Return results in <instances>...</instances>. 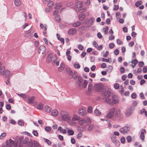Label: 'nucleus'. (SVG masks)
<instances>
[{"label": "nucleus", "instance_id": "1", "mask_svg": "<svg viewBox=\"0 0 147 147\" xmlns=\"http://www.w3.org/2000/svg\"><path fill=\"white\" fill-rule=\"evenodd\" d=\"M24 138L22 137L20 138L18 140L16 141H14L11 139L9 140V142L11 145L9 143L8 141L7 140L6 142V147H11V146H13L15 147H21L23 146V140Z\"/></svg>", "mask_w": 147, "mask_h": 147}, {"label": "nucleus", "instance_id": "2", "mask_svg": "<svg viewBox=\"0 0 147 147\" xmlns=\"http://www.w3.org/2000/svg\"><path fill=\"white\" fill-rule=\"evenodd\" d=\"M60 115L62 121H67L68 123L69 121L71 119V117L68 112L65 111H61Z\"/></svg>", "mask_w": 147, "mask_h": 147}, {"label": "nucleus", "instance_id": "3", "mask_svg": "<svg viewBox=\"0 0 147 147\" xmlns=\"http://www.w3.org/2000/svg\"><path fill=\"white\" fill-rule=\"evenodd\" d=\"M91 123L90 119L88 117H86L78 121V124L81 125L88 126Z\"/></svg>", "mask_w": 147, "mask_h": 147}, {"label": "nucleus", "instance_id": "4", "mask_svg": "<svg viewBox=\"0 0 147 147\" xmlns=\"http://www.w3.org/2000/svg\"><path fill=\"white\" fill-rule=\"evenodd\" d=\"M80 118V116L74 115L72 117V119H70L68 122L69 124L71 126H73L76 125V123L75 121H79Z\"/></svg>", "mask_w": 147, "mask_h": 147}, {"label": "nucleus", "instance_id": "5", "mask_svg": "<svg viewBox=\"0 0 147 147\" xmlns=\"http://www.w3.org/2000/svg\"><path fill=\"white\" fill-rule=\"evenodd\" d=\"M109 93L108 92H106L104 94V96L105 97L103 98V100L108 103L109 105L111 106L112 105V100L109 98L110 96Z\"/></svg>", "mask_w": 147, "mask_h": 147}, {"label": "nucleus", "instance_id": "6", "mask_svg": "<svg viewBox=\"0 0 147 147\" xmlns=\"http://www.w3.org/2000/svg\"><path fill=\"white\" fill-rule=\"evenodd\" d=\"M121 114L120 110L119 109H117L113 116V117L114 118L113 119V120H115L116 119L119 117L121 116Z\"/></svg>", "mask_w": 147, "mask_h": 147}, {"label": "nucleus", "instance_id": "7", "mask_svg": "<svg viewBox=\"0 0 147 147\" xmlns=\"http://www.w3.org/2000/svg\"><path fill=\"white\" fill-rule=\"evenodd\" d=\"M46 47L43 45L40 46L38 48V51L39 53L44 54L46 51Z\"/></svg>", "mask_w": 147, "mask_h": 147}, {"label": "nucleus", "instance_id": "8", "mask_svg": "<svg viewBox=\"0 0 147 147\" xmlns=\"http://www.w3.org/2000/svg\"><path fill=\"white\" fill-rule=\"evenodd\" d=\"M119 98L116 95H114L112 97V105L113 104H117L119 102Z\"/></svg>", "mask_w": 147, "mask_h": 147}, {"label": "nucleus", "instance_id": "9", "mask_svg": "<svg viewBox=\"0 0 147 147\" xmlns=\"http://www.w3.org/2000/svg\"><path fill=\"white\" fill-rule=\"evenodd\" d=\"M129 130V128L127 127L124 126L120 129V131L122 133L125 134L127 133Z\"/></svg>", "mask_w": 147, "mask_h": 147}, {"label": "nucleus", "instance_id": "10", "mask_svg": "<svg viewBox=\"0 0 147 147\" xmlns=\"http://www.w3.org/2000/svg\"><path fill=\"white\" fill-rule=\"evenodd\" d=\"M86 111L84 108H80L78 110L79 114L82 116H84L86 114Z\"/></svg>", "mask_w": 147, "mask_h": 147}, {"label": "nucleus", "instance_id": "11", "mask_svg": "<svg viewBox=\"0 0 147 147\" xmlns=\"http://www.w3.org/2000/svg\"><path fill=\"white\" fill-rule=\"evenodd\" d=\"M94 88L97 91H99L101 89L102 86L100 84H95L94 85Z\"/></svg>", "mask_w": 147, "mask_h": 147}, {"label": "nucleus", "instance_id": "12", "mask_svg": "<svg viewBox=\"0 0 147 147\" xmlns=\"http://www.w3.org/2000/svg\"><path fill=\"white\" fill-rule=\"evenodd\" d=\"M76 32V30L75 28L70 29L68 31V34L70 35H72Z\"/></svg>", "mask_w": 147, "mask_h": 147}, {"label": "nucleus", "instance_id": "13", "mask_svg": "<svg viewBox=\"0 0 147 147\" xmlns=\"http://www.w3.org/2000/svg\"><path fill=\"white\" fill-rule=\"evenodd\" d=\"M146 132V130L145 129H142L140 135V137L141 139L142 140H144L145 138L144 134H145Z\"/></svg>", "mask_w": 147, "mask_h": 147}, {"label": "nucleus", "instance_id": "14", "mask_svg": "<svg viewBox=\"0 0 147 147\" xmlns=\"http://www.w3.org/2000/svg\"><path fill=\"white\" fill-rule=\"evenodd\" d=\"M83 82V79L82 77H79L78 78V86L80 87L82 86Z\"/></svg>", "mask_w": 147, "mask_h": 147}, {"label": "nucleus", "instance_id": "15", "mask_svg": "<svg viewBox=\"0 0 147 147\" xmlns=\"http://www.w3.org/2000/svg\"><path fill=\"white\" fill-rule=\"evenodd\" d=\"M53 54L52 53L49 54L46 59V60L48 62H51L52 60V57Z\"/></svg>", "mask_w": 147, "mask_h": 147}, {"label": "nucleus", "instance_id": "16", "mask_svg": "<svg viewBox=\"0 0 147 147\" xmlns=\"http://www.w3.org/2000/svg\"><path fill=\"white\" fill-rule=\"evenodd\" d=\"M35 97L32 96L29 97L28 99V102L29 104H32L34 103Z\"/></svg>", "mask_w": 147, "mask_h": 147}, {"label": "nucleus", "instance_id": "17", "mask_svg": "<svg viewBox=\"0 0 147 147\" xmlns=\"http://www.w3.org/2000/svg\"><path fill=\"white\" fill-rule=\"evenodd\" d=\"M82 5L83 3L81 1L77 2L76 3V7L78 8H81L82 7Z\"/></svg>", "mask_w": 147, "mask_h": 147}, {"label": "nucleus", "instance_id": "18", "mask_svg": "<svg viewBox=\"0 0 147 147\" xmlns=\"http://www.w3.org/2000/svg\"><path fill=\"white\" fill-rule=\"evenodd\" d=\"M52 109L48 105L45 106V111L48 113H50Z\"/></svg>", "mask_w": 147, "mask_h": 147}, {"label": "nucleus", "instance_id": "19", "mask_svg": "<svg viewBox=\"0 0 147 147\" xmlns=\"http://www.w3.org/2000/svg\"><path fill=\"white\" fill-rule=\"evenodd\" d=\"M58 114V111L56 109L53 110L51 112V115H52L54 116H57Z\"/></svg>", "mask_w": 147, "mask_h": 147}, {"label": "nucleus", "instance_id": "20", "mask_svg": "<svg viewBox=\"0 0 147 147\" xmlns=\"http://www.w3.org/2000/svg\"><path fill=\"white\" fill-rule=\"evenodd\" d=\"M58 130L61 133H62L63 134H65L67 133V131L66 129H63L61 127H59L58 129Z\"/></svg>", "mask_w": 147, "mask_h": 147}, {"label": "nucleus", "instance_id": "21", "mask_svg": "<svg viewBox=\"0 0 147 147\" xmlns=\"http://www.w3.org/2000/svg\"><path fill=\"white\" fill-rule=\"evenodd\" d=\"M132 113L131 110L129 109L127 110L125 113V114L126 117H128Z\"/></svg>", "mask_w": 147, "mask_h": 147}, {"label": "nucleus", "instance_id": "22", "mask_svg": "<svg viewBox=\"0 0 147 147\" xmlns=\"http://www.w3.org/2000/svg\"><path fill=\"white\" fill-rule=\"evenodd\" d=\"M81 24V23L78 21L72 24V26L74 27H77L79 26Z\"/></svg>", "mask_w": 147, "mask_h": 147}, {"label": "nucleus", "instance_id": "23", "mask_svg": "<svg viewBox=\"0 0 147 147\" xmlns=\"http://www.w3.org/2000/svg\"><path fill=\"white\" fill-rule=\"evenodd\" d=\"M14 3L16 6H19L21 4V2L20 0H15Z\"/></svg>", "mask_w": 147, "mask_h": 147}, {"label": "nucleus", "instance_id": "24", "mask_svg": "<svg viewBox=\"0 0 147 147\" xmlns=\"http://www.w3.org/2000/svg\"><path fill=\"white\" fill-rule=\"evenodd\" d=\"M65 68V65L63 63H61L60 67L59 68L58 70L59 71L61 72L63 69Z\"/></svg>", "mask_w": 147, "mask_h": 147}, {"label": "nucleus", "instance_id": "25", "mask_svg": "<svg viewBox=\"0 0 147 147\" xmlns=\"http://www.w3.org/2000/svg\"><path fill=\"white\" fill-rule=\"evenodd\" d=\"M55 20L57 22L60 23L61 22V20L59 15H58L55 17Z\"/></svg>", "mask_w": 147, "mask_h": 147}, {"label": "nucleus", "instance_id": "26", "mask_svg": "<svg viewBox=\"0 0 147 147\" xmlns=\"http://www.w3.org/2000/svg\"><path fill=\"white\" fill-rule=\"evenodd\" d=\"M113 142L117 146H119L120 145L119 142L116 140V139H113L112 140Z\"/></svg>", "mask_w": 147, "mask_h": 147}, {"label": "nucleus", "instance_id": "27", "mask_svg": "<svg viewBox=\"0 0 147 147\" xmlns=\"http://www.w3.org/2000/svg\"><path fill=\"white\" fill-rule=\"evenodd\" d=\"M85 17L84 14H80L79 16V19L80 21L82 20L85 18Z\"/></svg>", "mask_w": 147, "mask_h": 147}, {"label": "nucleus", "instance_id": "28", "mask_svg": "<svg viewBox=\"0 0 147 147\" xmlns=\"http://www.w3.org/2000/svg\"><path fill=\"white\" fill-rule=\"evenodd\" d=\"M10 75V71L8 70H6L5 71V76L6 78L9 77Z\"/></svg>", "mask_w": 147, "mask_h": 147}, {"label": "nucleus", "instance_id": "29", "mask_svg": "<svg viewBox=\"0 0 147 147\" xmlns=\"http://www.w3.org/2000/svg\"><path fill=\"white\" fill-rule=\"evenodd\" d=\"M5 70V67L4 66H2L1 67L0 69V73L1 75H3L4 74V72Z\"/></svg>", "mask_w": 147, "mask_h": 147}, {"label": "nucleus", "instance_id": "30", "mask_svg": "<svg viewBox=\"0 0 147 147\" xmlns=\"http://www.w3.org/2000/svg\"><path fill=\"white\" fill-rule=\"evenodd\" d=\"M95 114L97 116H99L101 114V112L98 109H96L94 111Z\"/></svg>", "mask_w": 147, "mask_h": 147}, {"label": "nucleus", "instance_id": "31", "mask_svg": "<svg viewBox=\"0 0 147 147\" xmlns=\"http://www.w3.org/2000/svg\"><path fill=\"white\" fill-rule=\"evenodd\" d=\"M67 133L68 135L69 136H72L74 134V131L70 129L67 130Z\"/></svg>", "mask_w": 147, "mask_h": 147}, {"label": "nucleus", "instance_id": "32", "mask_svg": "<svg viewBox=\"0 0 147 147\" xmlns=\"http://www.w3.org/2000/svg\"><path fill=\"white\" fill-rule=\"evenodd\" d=\"M43 105L42 104L39 103L36 107L37 109L39 110L43 108Z\"/></svg>", "mask_w": 147, "mask_h": 147}, {"label": "nucleus", "instance_id": "33", "mask_svg": "<svg viewBox=\"0 0 147 147\" xmlns=\"http://www.w3.org/2000/svg\"><path fill=\"white\" fill-rule=\"evenodd\" d=\"M140 113L141 114L144 113L145 116L147 117V112L145 109H143L142 110H140Z\"/></svg>", "mask_w": 147, "mask_h": 147}, {"label": "nucleus", "instance_id": "34", "mask_svg": "<svg viewBox=\"0 0 147 147\" xmlns=\"http://www.w3.org/2000/svg\"><path fill=\"white\" fill-rule=\"evenodd\" d=\"M92 85L91 83H89L88 86V91L89 92H91L92 91Z\"/></svg>", "mask_w": 147, "mask_h": 147}, {"label": "nucleus", "instance_id": "35", "mask_svg": "<svg viewBox=\"0 0 147 147\" xmlns=\"http://www.w3.org/2000/svg\"><path fill=\"white\" fill-rule=\"evenodd\" d=\"M54 3L53 1H51L48 4V6L50 8H51L53 6Z\"/></svg>", "mask_w": 147, "mask_h": 147}, {"label": "nucleus", "instance_id": "36", "mask_svg": "<svg viewBox=\"0 0 147 147\" xmlns=\"http://www.w3.org/2000/svg\"><path fill=\"white\" fill-rule=\"evenodd\" d=\"M113 114L109 112L107 114V117L109 118H111L113 117V119L114 118L113 117Z\"/></svg>", "mask_w": 147, "mask_h": 147}, {"label": "nucleus", "instance_id": "37", "mask_svg": "<svg viewBox=\"0 0 147 147\" xmlns=\"http://www.w3.org/2000/svg\"><path fill=\"white\" fill-rule=\"evenodd\" d=\"M103 30L105 34H106L108 32V31L109 30V27L108 26H106L105 28H103Z\"/></svg>", "mask_w": 147, "mask_h": 147}, {"label": "nucleus", "instance_id": "38", "mask_svg": "<svg viewBox=\"0 0 147 147\" xmlns=\"http://www.w3.org/2000/svg\"><path fill=\"white\" fill-rule=\"evenodd\" d=\"M87 111L89 113H92V107L89 106L88 108Z\"/></svg>", "mask_w": 147, "mask_h": 147}, {"label": "nucleus", "instance_id": "39", "mask_svg": "<svg viewBox=\"0 0 147 147\" xmlns=\"http://www.w3.org/2000/svg\"><path fill=\"white\" fill-rule=\"evenodd\" d=\"M18 124L20 126H23L24 125V122L22 120H20L18 122Z\"/></svg>", "mask_w": 147, "mask_h": 147}, {"label": "nucleus", "instance_id": "40", "mask_svg": "<svg viewBox=\"0 0 147 147\" xmlns=\"http://www.w3.org/2000/svg\"><path fill=\"white\" fill-rule=\"evenodd\" d=\"M115 111V107H112L110 109L109 112L114 114Z\"/></svg>", "mask_w": 147, "mask_h": 147}, {"label": "nucleus", "instance_id": "41", "mask_svg": "<svg viewBox=\"0 0 147 147\" xmlns=\"http://www.w3.org/2000/svg\"><path fill=\"white\" fill-rule=\"evenodd\" d=\"M88 84V81L86 80H84L83 85V87L84 88H86Z\"/></svg>", "mask_w": 147, "mask_h": 147}, {"label": "nucleus", "instance_id": "42", "mask_svg": "<svg viewBox=\"0 0 147 147\" xmlns=\"http://www.w3.org/2000/svg\"><path fill=\"white\" fill-rule=\"evenodd\" d=\"M142 2L141 1H138L136 2L135 4V6L137 7H138L140 5H141Z\"/></svg>", "mask_w": 147, "mask_h": 147}, {"label": "nucleus", "instance_id": "43", "mask_svg": "<svg viewBox=\"0 0 147 147\" xmlns=\"http://www.w3.org/2000/svg\"><path fill=\"white\" fill-rule=\"evenodd\" d=\"M44 141L45 142H46L47 143V144L49 145H50L51 144V142L48 139L45 138Z\"/></svg>", "mask_w": 147, "mask_h": 147}, {"label": "nucleus", "instance_id": "44", "mask_svg": "<svg viewBox=\"0 0 147 147\" xmlns=\"http://www.w3.org/2000/svg\"><path fill=\"white\" fill-rule=\"evenodd\" d=\"M117 42L119 45H121L123 43V42L120 39H118L117 40Z\"/></svg>", "mask_w": 147, "mask_h": 147}, {"label": "nucleus", "instance_id": "45", "mask_svg": "<svg viewBox=\"0 0 147 147\" xmlns=\"http://www.w3.org/2000/svg\"><path fill=\"white\" fill-rule=\"evenodd\" d=\"M131 62L132 64H134L136 65L138 63V61L137 59H135L134 60L132 59Z\"/></svg>", "mask_w": 147, "mask_h": 147}, {"label": "nucleus", "instance_id": "46", "mask_svg": "<svg viewBox=\"0 0 147 147\" xmlns=\"http://www.w3.org/2000/svg\"><path fill=\"white\" fill-rule=\"evenodd\" d=\"M94 127V125H90L88 127L87 130L88 131H91L93 128Z\"/></svg>", "mask_w": 147, "mask_h": 147}, {"label": "nucleus", "instance_id": "47", "mask_svg": "<svg viewBox=\"0 0 147 147\" xmlns=\"http://www.w3.org/2000/svg\"><path fill=\"white\" fill-rule=\"evenodd\" d=\"M125 68L123 67H120V71L122 74L124 73L125 72Z\"/></svg>", "mask_w": 147, "mask_h": 147}, {"label": "nucleus", "instance_id": "48", "mask_svg": "<svg viewBox=\"0 0 147 147\" xmlns=\"http://www.w3.org/2000/svg\"><path fill=\"white\" fill-rule=\"evenodd\" d=\"M28 147H33V143L32 140H30L28 143Z\"/></svg>", "mask_w": 147, "mask_h": 147}, {"label": "nucleus", "instance_id": "49", "mask_svg": "<svg viewBox=\"0 0 147 147\" xmlns=\"http://www.w3.org/2000/svg\"><path fill=\"white\" fill-rule=\"evenodd\" d=\"M6 134L5 133H2L0 136V139H2L6 136Z\"/></svg>", "mask_w": 147, "mask_h": 147}, {"label": "nucleus", "instance_id": "50", "mask_svg": "<svg viewBox=\"0 0 147 147\" xmlns=\"http://www.w3.org/2000/svg\"><path fill=\"white\" fill-rule=\"evenodd\" d=\"M18 95L24 98H26V96L24 94H18Z\"/></svg>", "mask_w": 147, "mask_h": 147}, {"label": "nucleus", "instance_id": "51", "mask_svg": "<svg viewBox=\"0 0 147 147\" xmlns=\"http://www.w3.org/2000/svg\"><path fill=\"white\" fill-rule=\"evenodd\" d=\"M34 147H40L39 143L37 141H36L34 143Z\"/></svg>", "mask_w": 147, "mask_h": 147}, {"label": "nucleus", "instance_id": "52", "mask_svg": "<svg viewBox=\"0 0 147 147\" xmlns=\"http://www.w3.org/2000/svg\"><path fill=\"white\" fill-rule=\"evenodd\" d=\"M126 139L128 142H130L131 141V137L130 136H128L126 138Z\"/></svg>", "mask_w": 147, "mask_h": 147}, {"label": "nucleus", "instance_id": "53", "mask_svg": "<svg viewBox=\"0 0 147 147\" xmlns=\"http://www.w3.org/2000/svg\"><path fill=\"white\" fill-rule=\"evenodd\" d=\"M119 85L118 83H116L114 85V88L116 89H119Z\"/></svg>", "mask_w": 147, "mask_h": 147}, {"label": "nucleus", "instance_id": "54", "mask_svg": "<svg viewBox=\"0 0 147 147\" xmlns=\"http://www.w3.org/2000/svg\"><path fill=\"white\" fill-rule=\"evenodd\" d=\"M82 136V134L81 133H80L78 134L77 136V138L78 139H79L81 138Z\"/></svg>", "mask_w": 147, "mask_h": 147}, {"label": "nucleus", "instance_id": "55", "mask_svg": "<svg viewBox=\"0 0 147 147\" xmlns=\"http://www.w3.org/2000/svg\"><path fill=\"white\" fill-rule=\"evenodd\" d=\"M45 131H49L51 130V127H50L47 126L45 128Z\"/></svg>", "mask_w": 147, "mask_h": 147}, {"label": "nucleus", "instance_id": "56", "mask_svg": "<svg viewBox=\"0 0 147 147\" xmlns=\"http://www.w3.org/2000/svg\"><path fill=\"white\" fill-rule=\"evenodd\" d=\"M115 47V45L114 43H112L109 45V47L111 49Z\"/></svg>", "mask_w": 147, "mask_h": 147}, {"label": "nucleus", "instance_id": "57", "mask_svg": "<svg viewBox=\"0 0 147 147\" xmlns=\"http://www.w3.org/2000/svg\"><path fill=\"white\" fill-rule=\"evenodd\" d=\"M125 138L123 137H122L121 139V143L124 144L125 142Z\"/></svg>", "mask_w": 147, "mask_h": 147}, {"label": "nucleus", "instance_id": "58", "mask_svg": "<svg viewBox=\"0 0 147 147\" xmlns=\"http://www.w3.org/2000/svg\"><path fill=\"white\" fill-rule=\"evenodd\" d=\"M102 61L106 62H109V63H111V62H110L109 59H105V58H102Z\"/></svg>", "mask_w": 147, "mask_h": 147}, {"label": "nucleus", "instance_id": "59", "mask_svg": "<svg viewBox=\"0 0 147 147\" xmlns=\"http://www.w3.org/2000/svg\"><path fill=\"white\" fill-rule=\"evenodd\" d=\"M86 9L85 8H84L80 10H79V11L81 13H82L85 12L86 11Z\"/></svg>", "mask_w": 147, "mask_h": 147}, {"label": "nucleus", "instance_id": "60", "mask_svg": "<svg viewBox=\"0 0 147 147\" xmlns=\"http://www.w3.org/2000/svg\"><path fill=\"white\" fill-rule=\"evenodd\" d=\"M33 135L36 136H38V133L37 131L36 130H34L33 131Z\"/></svg>", "mask_w": 147, "mask_h": 147}, {"label": "nucleus", "instance_id": "61", "mask_svg": "<svg viewBox=\"0 0 147 147\" xmlns=\"http://www.w3.org/2000/svg\"><path fill=\"white\" fill-rule=\"evenodd\" d=\"M74 67L76 68H80V65L79 64H76L74 65Z\"/></svg>", "mask_w": 147, "mask_h": 147}, {"label": "nucleus", "instance_id": "62", "mask_svg": "<svg viewBox=\"0 0 147 147\" xmlns=\"http://www.w3.org/2000/svg\"><path fill=\"white\" fill-rule=\"evenodd\" d=\"M144 65V63L143 61L139 62L138 64V65L140 67H142Z\"/></svg>", "mask_w": 147, "mask_h": 147}, {"label": "nucleus", "instance_id": "63", "mask_svg": "<svg viewBox=\"0 0 147 147\" xmlns=\"http://www.w3.org/2000/svg\"><path fill=\"white\" fill-rule=\"evenodd\" d=\"M78 76L77 72L75 71L74 72V75H73V78L74 79H76Z\"/></svg>", "mask_w": 147, "mask_h": 147}, {"label": "nucleus", "instance_id": "64", "mask_svg": "<svg viewBox=\"0 0 147 147\" xmlns=\"http://www.w3.org/2000/svg\"><path fill=\"white\" fill-rule=\"evenodd\" d=\"M114 53L115 55H117L119 54V51L118 49H116L114 51Z\"/></svg>", "mask_w": 147, "mask_h": 147}]
</instances>
